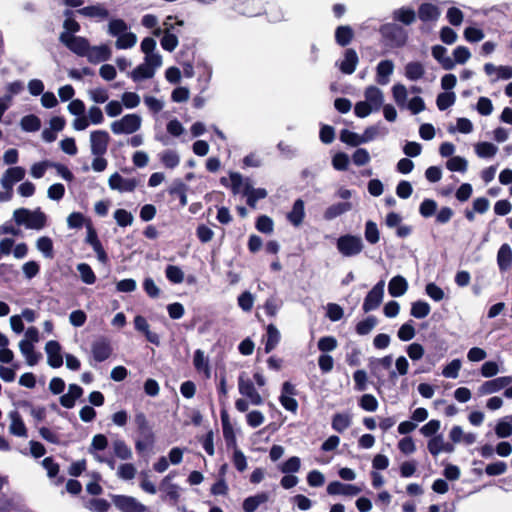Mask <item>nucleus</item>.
Wrapping results in <instances>:
<instances>
[{"instance_id": "a211bd4d", "label": "nucleus", "mask_w": 512, "mask_h": 512, "mask_svg": "<svg viewBox=\"0 0 512 512\" xmlns=\"http://www.w3.org/2000/svg\"><path fill=\"white\" fill-rule=\"evenodd\" d=\"M47 354V363L52 368H59L63 364V356L61 354V346L57 341L50 340L45 345Z\"/></svg>"}, {"instance_id": "4be33fe9", "label": "nucleus", "mask_w": 512, "mask_h": 512, "mask_svg": "<svg viewBox=\"0 0 512 512\" xmlns=\"http://www.w3.org/2000/svg\"><path fill=\"white\" fill-rule=\"evenodd\" d=\"M361 492V489L355 485L344 484L339 481L330 482L327 486V493L329 495H346L355 496Z\"/></svg>"}, {"instance_id": "f704fd0d", "label": "nucleus", "mask_w": 512, "mask_h": 512, "mask_svg": "<svg viewBox=\"0 0 512 512\" xmlns=\"http://www.w3.org/2000/svg\"><path fill=\"white\" fill-rule=\"evenodd\" d=\"M352 209V205L349 202H340L335 203L329 206L324 211V218L328 221L335 219L336 217L350 211Z\"/></svg>"}, {"instance_id": "dca6fc26", "label": "nucleus", "mask_w": 512, "mask_h": 512, "mask_svg": "<svg viewBox=\"0 0 512 512\" xmlns=\"http://www.w3.org/2000/svg\"><path fill=\"white\" fill-rule=\"evenodd\" d=\"M512 383V376H501L485 381L478 388L480 395H491L497 393Z\"/></svg>"}, {"instance_id": "5fc2aeb1", "label": "nucleus", "mask_w": 512, "mask_h": 512, "mask_svg": "<svg viewBox=\"0 0 512 512\" xmlns=\"http://www.w3.org/2000/svg\"><path fill=\"white\" fill-rule=\"evenodd\" d=\"M166 278L173 284H180L184 281V272L175 265H168L165 269Z\"/></svg>"}, {"instance_id": "13d9d810", "label": "nucleus", "mask_w": 512, "mask_h": 512, "mask_svg": "<svg viewBox=\"0 0 512 512\" xmlns=\"http://www.w3.org/2000/svg\"><path fill=\"white\" fill-rule=\"evenodd\" d=\"M456 95L454 92H443L437 96L436 104L439 110L443 111L455 103Z\"/></svg>"}, {"instance_id": "7ed1b4c3", "label": "nucleus", "mask_w": 512, "mask_h": 512, "mask_svg": "<svg viewBox=\"0 0 512 512\" xmlns=\"http://www.w3.org/2000/svg\"><path fill=\"white\" fill-rule=\"evenodd\" d=\"M417 21L420 22L421 32L432 30L441 16L438 0H424L418 3L416 9Z\"/></svg>"}, {"instance_id": "ea45409f", "label": "nucleus", "mask_w": 512, "mask_h": 512, "mask_svg": "<svg viewBox=\"0 0 512 512\" xmlns=\"http://www.w3.org/2000/svg\"><path fill=\"white\" fill-rule=\"evenodd\" d=\"M474 150L479 158H492L497 154L498 147L491 142H478Z\"/></svg>"}, {"instance_id": "f257e3e1", "label": "nucleus", "mask_w": 512, "mask_h": 512, "mask_svg": "<svg viewBox=\"0 0 512 512\" xmlns=\"http://www.w3.org/2000/svg\"><path fill=\"white\" fill-rule=\"evenodd\" d=\"M155 49L156 41L153 38L147 37L141 42V50L145 57L143 63L129 73L134 82L153 78L157 69L162 66V56Z\"/></svg>"}, {"instance_id": "bf43d9fd", "label": "nucleus", "mask_w": 512, "mask_h": 512, "mask_svg": "<svg viewBox=\"0 0 512 512\" xmlns=\"http://www.w3.org/2000/svg\"><path fill=\"white\" fill-rule=\"evenodd\" d=\"M446 18L451 26L459 27L464 21V14L459 8L452 6L448 8Z\"/></svg>"}, {"instance_id": "338daca9", "label": "nucleus", "mask_w": 512, "mask_h": 512, "mask_svg": "<svg viewBox=\"0 0 512 512\" xmlns=\"http://www.w3.org/2000/svg\"><path fill=\"white\" fill-rule=\"evenodd\" d=\"M365 239L370 244H376L380 239L378 227L375 222L367 221L365 225Z\"/></svg>"}, {"instance_id": "a19ab883", "label": "nucleus", "mask_w": 512, "mask_h": 512, "mask_svg": "<svg viewBox=\"0 0 512 512\" xmlns=\"http://www.w3.org/2000/svg\"><path fill=\"white\" fill-rule=\"evenodd\" d=\"M495 433L499 438H507L512 435V414L498 421Z\"/></svg>"}, {"instance_id": "cd10ccee", "label": "nucleus", "mask_w": 512, "mask_h": 512, "mask_svg": "<svg viewBox=\"0 0 512 512\" xmlns=\"http://www.w3.org/2000/svg\"><path fill=\"white\" fill-rule=\"evenodd\" d=\"M408 290L407 280L400 275L394 276L388 284V291L392 297H400Z\"/></svg>"}, {"instance_id": "f3484780", "label": "nucleus", "mask_w": 512, "mask_h": 512, "mask_svg": "<svg viewBox=\"0 0 512 512\" xmlns=\"http://www.w3.org/2000/svg\"><path fill=\"white\" fill-rule=\"evenodd\" d=\"M114 504L124 512H145L146 506L140 503L136 498L124 495L114 497Z\"/></svg>"}, {"instance_id": "72a5a7b5", "label": "nucleus", "mask_w": 512, "mask_h": 512, "mask_svg": "<svg viewBox=\"0 0 512 512\" xmlns=\"http://www.w3.org/2000/svg\"><path fill=\"white\" fill-rule=\"evenodd\" d=\"M112 449L114 455L120 460L127 461L132 459V449L122 439H116L112 442Z\"/></svg>"}, {"instance_id": "2f4dec72", "label": "nucleus", "mask_w": 512, "mask_h": 512, "mask_svg": "<svg viewBox=\"0 0 512 512\" xmlns=\"http://www.w3.org/2000/svg\"><path fill=\"white\" fill-rule=\"evenodd\" d=\"M230 181L231 188L234 194L242 193L245 195L246 186L251 187V180L249 178H244L241 174L237 172L230 173Z\"/></svg>"}, {"instance_id": "8fccbe9b", "label": "nucleus", "mask_w": 512, "mask_h": 512, "mask_svg": "<svg viewBox=\"0 0 512 512\" xmlns=\"http://www.w3.org/2000/svg\"><path fill=\"white\" fill-rule=\"evenodd\" d=\"M431 311L430 305L425 301H415L411 305V315L417 319H423L429 315Z\"/></svg>"}, {"instance_id": "58836bf2", "label": "nucleus", "mask_w": 512, "mask_h": 512, "mask_svg": "<svg viewBox=\"0 0 512 512\" xmlns=\"http://www.w3.org/2000/svg\"><path fill=\"white\" fill-rule=\"evenodd\" d=\"M267 493H259L254 496L246 498L243 502V510L245 512H254L261 504L268 501Z\"/></svg>"}, {"instance_id": "864d4df0", "label": "nucleus", "mask_w": 512, "mask_h": 512, "mask_svg": "<svg viewBox=\"0 0 512 512\" xmlns=\"http://www.w3.org/2000/svg\"><path fill=\"white\" fill-rule=\"evenodd\" d=\"M22 130L26 132H35L38 131L41 127L40 119L35 115H27L21 119L20 122Z\"/></svg>"}, {"instance_id": "3c124183", "label": "nucleus", "mask_w": 512, "mask_h": 512, "mask_svg": "<svg viewBox=\"0 0 512 512\" xmlns=\"http://www.w3.org/2000/svg\"><path fill=\"white\" fill-rule=\"evenodd\" d=\"M377 325V319L374 316H369L366 319L357 323L355 330L360 336L368 335Z\"/></svg>"}, {"instance_id": "c85d7f7f", "label": "nucleus", "mask_w": 512, "mask_h": 512, "mask_svg": "<svg viewBox=\"0 0 512 512\" xmlns=\"http://www.w3.org/2000/svg\"><path fill=\"white\" fill-rule=\"evenodd\" d=\"M497 264L501 271H507L512 264V249L509 244H503L497 253Z\"/></svg>"}, {"instance_id": "e433bc0d", "label": "nucleus", "mask_w": 512, "mask_h": 512, "mask_svg": "<svg viewBox=\"0 0 512 512\" xmlns=\"http://www.w3.org/2000/svg\"><path fill=\"white\" fill-rule=\"evenodd\" d=\"M446 48L436 45L432 48L433 57L442 65L444 69L451 70L454 68V61L451 57L446 56Z\"/></svg>"}, {"instance_id": "f8f14e48", "label": "nucleus", "mask_w": 512, "mask_h": 512, "mask_svg": "<svg viewBox=\"0 0 512 512\" xmlns=\"http://www.w3.org/2000/svg\"><path fill=\"white\" fill-rule=\"evenodd\" d=\"M238 390L242 396L249 399L252 405H261L263 403V398L256 390L253 382L244 374H241L238 378Z\"/></svg>"}, {"instance_id": "393cba45", "label": "nucleus", "mask_w": 512, "mask_h": 512, "mask_svg": "<svg viewBox=\"0 0 512 512\" xmlns=\"http://www.w3.org/2000/svg\"><path fill=\"white\" fill-rule=\"evenodd\" d=\"M193 365L197 372L203 373L206 378H210L211 369L209 365V359L203 350L197 349L195 351L193 357Z\"/></svg>"}, {"instance_id": "39448f33", "label": "nucleus", "mask_w": 512, "mask_h": 512, "mask_svg": "<svg viewBox=\"0 0 512 512\" xmlns=\"http://www.w3.org/2000/svg\"><path fill=\"white\" fill-rule=\"evenodd\" d=\"M142 117L138 114H126L111 123L110 128L115 135H131L140 130Z\"/></svg>"}, {"instance_id": "0eeeda50", "label": "nucleus", "mask_w": 512, "mask_h": 512, "mask_svg": "<svg viewBox=\"0 0 512 512\" xmlns=\"http://www.w3.org/2000/svg\"><path fill=\"white\" fill-rule=\"evenodd\" d=\"M141 24L147 28L152 30L151 32H172L175 26H183L184 22L179 20L177 16L169 15L166 17L163 28L158 27V19L153 14H145L142 17Z\"/></svg>"}, {"instance_id": "f03ea898", "label": "nucleus", "mask_w": 512, "mask_h": 512, "mask_svg": "<svg viewBox=\"0 0 512 512\" xmlns=\"http://www.w3.org/2000/svg\"><path fill=\"white\" fill-rule=\"evenodd\" d=\"M392 20V23L382 24L379 26V28H377L373 25L374 20L370 19L361 26V29L378 30V32L381 33L404 32L403 28L399 26V24L403 26H411L412 24L416 23V10L411 6H402L392 12Z\"/></svg>"}, {"instance_id": "b1692460", "label": "nucleus", "mask_w": 512, "mask_h": 512, "mask_svg": "<svg viewBox=\"0 0 512 512\" xmlns=\"http://www.w3.org/2000/svg\"><path fill=\"white\" fill-rule=\"evenodd\" d=\"M35 344L21 340L19 342V349L24 356L28 366H35L41 359V354L35 351Z\"/></svg>"}, {"instance_id": "de8ad7c7", "label": "nucleus", "mask_w": 512, "mask_h": 512, "mask_svg": "<svg viewBox=\"0 0 512 512\" xmlns=\"http://www.w3.org/2000/svg\"><path fill=\"white\" fill-rule=\"evenodd\" d=\"M392 93H393V98H394L396 104L400 108H405L407 103L409 102V101H407V99H408L407 88L401 83L395 84L392 88Z\"/></svg>"}, {"instance_id": "09e8293b", "label": "nucleus", "mask_w": 512, "mask_h": 512, "mask_svg": "<svg viewBox=\"0 0 512 512\" xmlns=\"http://www.w3.org/2000/svg\"><path fill=\"white\" fill-rule=\"evenodd\" d=\"M362 139V134H358L347 129H343L340 132V140L343 143L353 147H358L361 144H365L364 141H362Z\"/></svg>"}, {"instance_id": "c756f323", "label": "nucleus", "mask_w": 512, "mask_h": 512, "mask_svg": "<svg viewBox=\"0 0 512 512\" xmlns=\"http://www.w3.org/2000/svg\"><path fill=\"white\" fill-rule=\"evenodd\" d=\"M305 217L304 202L301 199H297L292 207V210L288 213L287 219L294 226H300Z\"/></svg>"}, {"instance_id": "0e129e2a", "label": "nucleus", "mask_w": 512, "mask_h": 512, "mask_svg": "<svg viewBox=\"0 0 512 512\" xmlns=\"http://www.w3.org/2000/svg\"><path fill=\"white\" fill-rule=\"evenodd\" d=\"M108 440L103 434H96L93 436L91 444L88 448L89 453L100 452L107 448Z\"/></svg>"}, {"instance_id": "37998d69", "label": "nucleus", "mask_w": 512, "mask_h": 512, "mask_svg": "<svg viewBox=\"0 0 512 512\" xmlns=\"http://www.w3.org/2000/svg\"><path fill=\"white\" fill-rule=\"evenodd\" d=\"M161 163L169 169L177 167L180 163V156L174 150H165L159 154Z\"/></svg>"}, {"instance_id": "473e14b6", "label": "nucleus", "mask_w": 512, "mask_h": 512, "mask_svg": "<svg viewBox=\"0 0 512 512\" xmlns=\"http://www.w3.org/2000/svg\"><path fill=\"white\" fill-rule=\"evenodd\" d=\"M92 354L96 361L102 362L111 354V347L106 340H99L92 345Z\"/></svg>"}, {"instance_id": "603ef678", "label": "nucleus", "mask_w": 512, "mask_h": 512, "mask_svg": "<svg viewBox=\"0 0 512 512\" xmlns=\"http://www.w3.org/2000/svg\"><path fill=\"white\" fill-rule=\"evenodd\" d=\"M137 469L132 463H122L118 466L116 475L122 480H132L136 476Z\"/></svg>"}, {"instance_id": "7c9ffc66", "label": "nucleus", "mask_w": 512, "mask_h": 512, "mask_svg": "<svg viewBox=\"0 0 512 512\" xmlns=\"http://www.w3.org/2000/svg\"><path fill=\"white\" fill-rule=\"evenodd\" d=\"M281 335L275 325L269 324L266 330L265 352L270 353L279 344Z\"/></svg>"}, {"instance_id": "1a4fd4ad", "label": "nucleus", "mask_w": 512, "mask_h": 512, "mask_svg": "<svg viewBox=\"0 0 512 512\" xmlns=\"http://www.w3.org/2000/svg\"><path fill=\"white\" fill-rule=\"evenodd\" d=\"M90 150L93 156H103L108 149L110 142L109 133L105 130H95L89 137Z\"/></svg>"}, {"instance_id": "6ab92c4d", "label": "nucleus", "mask_w": 512, "mask_h": 512, "mask_svg": "<svg viewBox=\"0 0 512 512\" xmlns=\"http://www.w3.org/2000/svg\"><path fill=\"white\" fill-rule=\"evenodd\" d=\"M8 418L10 420L8 427L9 433L16 437L26 438L28 436V432L20 413L16 410L10 411L8 413Z\"/></svg>"}, {"instance_id": "5701e85b", "label": "nucleus", "mask_w": 512, "mask_h": 512, "mask_svg": "<svg viewBox=\"0 0 512 512\" xmlns=\"http://www.w3.org/2000/svg\"><path fill=\"white\" fill-rule=\"evenodd\" d=\"M394 71V64L391 60H383L378 63L376 68V81L380 85H386L390 81V76Z\"/></svg>"}, {"instance_id": "774afa93", "label": "nucleus", "mask_w": 512, "mask_h": 512, "mask_svg": "<svg viewBox=\"0 0 512 512\" xmlns=\"http://www.w3.org/2000/svg\"><path fill=\"white\" fill-rule=\"evenodd\" d=\"M114 219L117 224L121 227L130 226L133 223L134 217L132 213L128 212L125 209H117L114 212Z\"/></svg>"}, {"instance_id": "79ce46f5", "label": "nucleus", "mask_w": 512, "mask_h": 512, "mask_svg": "<svg viewBox=\"0 0 512 512\" xmlns=\"http://www.w3.org/2000/svg\"><path fill=\"white\" fill-rule=\"evenodd\" d=\"M247 197V204L255 208L256 203L260 199H264L267 196V191L264 188H254L252 185L251 187L246 186V193L245 195Z\"/></svg>"}, {"instance_id": "c9c22d12", "label": "nucleus", "mask_w": 512, "mask_h": 512, "mask_svg": "<svg viewBox=\"0 0 512 512\" xmlns=\"http://www.w3.org/2000/svg\"><path fill=\"white\" fill-rule=\"evenodd\" d=\"M351 424L352 416L349 413H336L331 422L332 428L339 433H343Z\"/></svg>"}, {"instance_id": "20e7f679", "label": "nucleus", "mask_w": 512, "mask_h": 512, "mask_svg": "<svg viewBox=\"0 0 512 512\" xmlns=\"http://www.w3.org/2000/svg\"><path fill=\"white\" fill-rule=\"evenodd\" d=\"M13 218L18 225H25L27 229L41 230L47 225V216L39 208L33 211L26 208L16 209Z\"/></svg>"}, {"instance_id": "423d86ee", "label": "nucleus", "mask_w": 512, "mask_h": 512, "mask_svg": "<svg viewBox=\"0 0 512 512\" xmlns=\"http://www.w3.org/2000/svg\"><path fill=\"white\" fill-rule=\"evenodd\" d=\"M337 249L344 257H353L360 254L364 248L361 237L351 234L340 236L336 243Z\"/></svg>"}, {"instance_id": "4c0bfd02", "label": "nucleus", "mask_w": 512, "mask_h": 512, "mask_svg": "<svg viewBox=\"0 0 512 512\" xmlns=\"http://www.w3.org/2000/svg\"><path fill=\"white\" fill-rule=\"evenodd\" d=\"M388 134V130L380 123L367 127L362 136L364 143H369L378 137H384Z\"/></svg>"}, {"instance_id": "a18cd8bd", "label": "nucleus", "mask_w": 512, "mask_h": 512, "mask_svg": "<svg viewBox=\"0 0 512 512\" xmlns=\"http://www.w3.org/2000/svg\"><path fill=\"white\" fill-rule=\"evenodd\" d=\"M77 13L87 16V17H98L101 19H105L108 17V11L104 7L99 5H91L80 8L77 10Z\"/></svg>"}, {"instance_id": "9b49d317", "label": "nucleus", "mask_w": 512, "mask_h": 512, "mask_svg": "<svg viewBox=\"0 0 512 512\" xmlns=\"http://www.w3.org/2000/svg\"><path fill=\"white\" fill-rule=\"evenodd\" d=\"M173 477L172 473L165 476L160 482L159 490L163 501L176 504L180 498L181 488L177 484L172 483Z\"/></svg>"}, {"instance_id": "c03bdc74", "label": "nucleus", "mask_w": 512, "mask_h": 512, "mask_svg": "<svg viewBox=\"0 0 512 512\" xmlns=\"http://www.w3.org/2000/svg\"><path fill=\"white\" fill-rule=\"evenodd\" d=\"M425 73L424 66L420 62H409L405 66V76L412 81L423 77Z\"/></svg>"}, {"instance_id": "e2e57ef3", "label": "nucleus", "mask_w": 512, "mask_h": 512, "mask_svg": "<svg viewBox=\"0 0 512 512\" xmlns=\"http://www.w3.org/2000/svg\"><path fill=\"white\" fill-rule=\"evenodd\" d=\"M301 460L297 456L290 457L285 462L280 465V470L282 473H296L300 470Z\"/></svg>"}, {"instance_id": "412c9836", "label": "nucleus", "mask_w": 512, "mask_h": 512, "mask_svg": "<svg viewBox=\"0 0 512 512\" xmlns=\"http://www.w3.org/2000/svg\"><path fill=\"white\" fill-rule=\"evenodd\" d=\"M25 177V169L20 166L8 168L1 178V185L6 190H11L16 182Z\"/></svg>"}, {"instance_id": "052dcab7", "label": "nucleus", "mask_w": 512, "mask_h": 512, "mask_svg": "<svg viewBox=\"0 0 512 512\" xmlns=\"http://www.w3.org/2000/svg\"><path fill=\"white\" fill-rule=\"evenodd\" d=\"M461 367H462L461 360L454 359L443 368L442 375L445 378L456 379L459 375V371H460Z\"/></svg>"}, {"instance_id": "4468645a", "label": "nucleus", "mask_w": 512, "mask_h": 512, "mask_svg": "<svg viewBox=\"0 0 512 512\" xmlns=\"http://www.w3.org/2000/svg\"><path fill=\"white\" fill-rule=\"evenodd\" d=\"M427 449L433 457H437L441 453L451 454L455 451L453 443L446 441L442 434L430 438L427 442Z\"/></svg>"}, {"instance_id": "49530a36", "label": "nucleus", "mask_w": 512, "mask_h": 512, "mask_svg": "<svg viewBox=\"0 0 512 512\" xmlns=\"http://www.w3.org/2000/svg\"><path fill=\"white\" fill-rule=\"evenodd\" d=\"M36 248L45 258H53V241L51 238L47 236L39 237L36 241Z\"/></svg>"}, {"instance_id": "9d476101", "label": "nucleus", "mask_w": 512, "mask_h": 512, "mask_svg": "<svg viewBox=\"0 0 512 512\" xmlns=\"http://www.w3.org/2000/svg\"><path fill=\"white\" fill-rule=\"evenodd\" d=\"M384 280L379 281L366 295L362 309L364 312H370L376 310L382 303L384 297Z\"/></svg>"}, {"instance_id": "6e6552de", "label": "nucleus", "mask_w": 512, "mask_h": 512, "mask_svg": "<svg viewBox=\"0 0 512 512\" xmlns=\"http://www.w3.org/2000/svg\"><path fill=\"white\" fill-rule=\"evenodd\" d=\"M139 183L140 181L137 178L123 177L117 172L113 173L108 179L109 188L120 193L133 192L138 187Z\"/></svg>"}, {"instance_id": "a878e982", "label": "nucleus", "mask_w": 512, "mask_h": 512, "mask_svg": "<svg viewBox=\"0 0 512 512\" xmlns=\"http://www.w3.org/2000/svg\"><path fill=\"white\" fill-rule=\"evenodd\" d=\"M364 95L366 99L365 101L370 104L374 111L379 110L383 105L384 96L379 88L375 86H369L366 88Z\"/></svg>"}, {"instance_id": "aec40b11", "label": "nucleus", "mask_w": 512, "mask_h": 512, "mask_svg": "<svg viewBox=\"0 0 512 512\" xmlns=\"http://www.w3.org/2000/svg\"><path fill=\"white\" fill-rule=\"evenodd\" d=\"M84 56L91 63L104 62L111 57V49L106 44L93 47L88 44V49L85 51Z\"/></svg>"}, {"instance_id": "69168bd1", "label": "nucleus", "mask_w": 512, "mask_h": 512, "mask_svg": "<svg viewBox=\"0 0 512 512\" xmlns=\"http://www.w3.org/2000/svg\"><path fill=\"white\" fill-rule=\"evenodd\" d=\"M88 96L94 103L103 104L109 99V92L105 88L97 87L88 90Z\"/></svg>"}, {"instance_id": "2eb2a0df", "label": "nucleus", "mask_w": 512, "mask_h": 512, "mask_svg": "<svg viewBox=\"0 0 512 512\" xmlns=\"http://www.w3.org/2000/svg\"><path fill=\"white\" fill-rule=\"evenodd\" d=\"M295 395H296L295 386L288 381L284 382L282 384L281 395L279 397V401H280L281 405L287 411H290L292 413H296L298 410V402L294 398Z\"/></svg>"}, {"instance_id": "6e6d98bb", "label": "nucleus", "mask_w": 512, "mask_h": 512, "mask_svg": "<svg viewBox=\"0 0 512 512\" xmlns=\"http://www.w3.org/2000/svg\"><path fill=\"white\" fill-rule=\"evenodd\" d=\"M440 428L441 422L437 419H432L420 428V433L430 439L439 434Z\"/></svg>"}, {"instance_id": "680f3d73", "label": "nucleus", "mask_w": 512, "mask_h": 512, "mask_svg": "<svg viewBox=\"0 0 512 512\" xmlns=\"http://www.w3.org/2000/svg\"><path fill=\"white\" fill-rule=\"evenodd\" d=\"M468 166V162L465 158L461 156H454L451 157L447 163L446 167L450 171H457V172H466Z\"/></svg>"}, {"instance_id": "bb28decb", "label": "nucleus", "mask_w": 512, "mask_h": 512, "mask_svg": "<svg viewBox=\"0 0 512 512\" xmlns=\"http://www.w3.org/2000/svg\"><path fill=\"white\" fill-rule=\"evenodd\" d=\"M358 60L357 53L353 49H347L343 60L339 63V68L345 74H352L356 69Z\"/></svg>"}, {"instance_id": "ddd939ff", "label": "nucleus", "mask_w": 512, "mask_h": 512, "mask_svg": "<svg viewBox=\"0 0 512 512\" xmlns=\"http://www.w3.org/2000/svg\"><path fill=\"white\" fill-rule=\"evenodd\" d=\"M60 41L78 56H84L89 44L87 39L76 34H60Z\"/></svg>"}, {"instance_id": "4d7b16f0", "label": "nucleus", "mask_w": 512, "mask_h": 512, "mask_svg": "<svg viewBox=\"0 0 512 512\" xmlns=\"http://www.w3.org/2000/svg\"><path fill=\"white\" fill-rule=\"evenodd\" d=\"M77 271L80 274L81 280L88 285L94 284L96 276L91 267L86 263H80L77 265Z\"/></svg>"}]
</instances>
